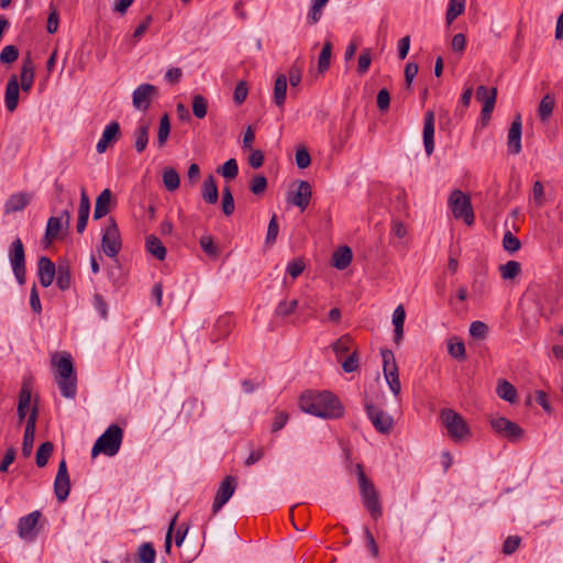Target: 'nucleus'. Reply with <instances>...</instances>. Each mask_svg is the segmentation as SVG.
I'll list each match as a JSON object with an SVG mask.
<instances>
[{
    "mask_svg": "<svg viewBox=\"0 0 563 563\" xmlns=\"http://www.w3.org/2000/svg\"><path fill=\"white\" fill-rule=\"evenodd\" d=\"M122 440L123 430L118 424L109 426L95 442L91 449L92 457H96L100 453L107 456L115 455L120 450Z\"/></svg>",
    "mask_w": 563,
    "mask_h": 563,
    "instance_id": "4",
    "label": "nucleus"
},
{
    "mask_svg": "<svg viewBox=\"0 0 563 563\" xmlns=\"http://www.w3.org/2000/svg\"><path fill=\"white\" fill-rule=\"evenodd\" d=\"M120 135V124L117 121L110 122L103 130L96 150L98 153H104L109 144L115 141Z\"/></svg>",
    "mask_w": 563,
    "mask_h": 563,
    "instance_id": "22",
    "label": "nucleus"
},
{
    "mask_svg": "<svg viewBox=\"0 0 563 563\" xmlns=\"http://www.w3.org/2000/svg\"><path fill=\"white\" fill-rule=\"evenodd\" d=\"M496 393L501 399L510 404H514L517 400V389L506 379L498 382Z\"/></svg>",
    "mask_w": 563,
    "mask_h": 563,
    "instance_id": "33",
    "label": "nucleus"
},
{
    "mask_svg": "<svg viewBox=\"0 0 563 563\" xmlns=\"http://www.w3.org/2000/svg\"><path fill=\"white\" fill-rule=\"evenodd\" d=\"M490 426L498 434L510 442L519 441L525 433L523 429L518 423L512 422L505 417L492 419Z\"/></svg>",
    "mask_w": 563,
    "mask_h": 563,
    "instance_id": "12",
    "label": "nucleus"
},
{
    "mask_svg": "<svg viewBox=\"0 0 563 563\" xmlns=\"http://www.w3.org/2000/svg\"><path fill=\"white\" fill-rule=\"evenodd\" d=\"M234 325L233 318L230 314L220 316L213 327L212 339L221 340L227 338Z\"/></svg>",
    "mask_w": 563,
    "mask_h": 563,
    "instance_id": "26",
    "label": "nucleus"
},
{
    "mask_svg": "<svg viewBox=\"0 0 563 563\" xmlns=\"http://www.w3.org/2000/svg\"><path fill=\"white\" fill-rule=\"evenodd\" d=\"M449 354L455 360L462 361L465 358V345L462 340L457 338H452L448 343Z\"/></svg>",
    "mask_w": 563,
    "mask_h": 563,
    "instance_id": "44",
    "label": "nucleus"
},
{
    "mask_svg": "<svg viewBox=\"0 0 563 563\" xmlns=\"http://www.w3.org/2000/svg\"><path fill=\"white\" fill-rule=\"evenodd\" d=\"M555 106V98L552 95H545L539 104L538 114L541 121L545 122L553 112Z\"/></svg>",
    "mask_w": 563,
    "mask_h": 563,
    "instance_id": "37",
    "label": "nucleus"
},
{
    "mask_svg": "<svg viewBox=\"0 0 563 563\" xmlns=\"http://www.w3.org/2000/svg\"><path fill=\"white\" fill-rule=\"evenodd\" d=\"M520 543H521L520 537L509 536L503 544V553L505 555H510V554L515 553L519 549Z\"/></svg>",
    "mask_w": 563,
    "mask_h": 563,
    "instance_id": "55",
    "label": "nucleus"
},
{
    "mask_svg": "<svg viewBox=\"0 0 563 563\" xmlns=\"http://www.w3.org/2000/svg\"><path fill=\"white\" fill-rule=\"evenodd\" d=\"M247 85L245 81H240L234 88L233 99L236 104H241L247 97Z\"/></svg>",
    "mask_w": 563,
    "mask_h": 563,
    "instance_id": "60",
    "label": "nucleus"
},
{
    "mask_svg": "<svg viewBox=\"0 0 563 563\" xmlns=\"http://www.w3.org/2000/svg\"><path fill=\"white\" fill-rule=\"evenodd\" d=\"M487 332L488 327L482 321H474L470 325V334L475 339H484Z\"/></svg>",
    "mask_w": 563,
    "mask_h": 563,
    "instance_id": "58",
    "label": "nucleus"
},
{
    "mask_svg": "<svg viewBox=\"0 0 563 563\" xmlns=\"http://www.w3.org/2000/svg\"><path fill=\"white\" fill-rule=\"evenodd\" d=\"M353 344V339L349 334H344L340 336L334 343H332V350L335 353L336 357H341L342 355L350 352Z\"/></svg>",
    "mask_w": 563,
    "mask_h": 563,
    "instance_id": "40",
    "label": "nucleus"
},
{
    "mask_svg": "<svg viewBox=\"0 0 563 563\" xmlns=\"http://www.w3.org/2000/svg\"><path fill=\"white\" fill-rule=\"evenodd\" d=\"M112 192L109 188L103 189L96 199L93 220L106 217L111 209Z\"/></svg>",
    "mask_w": 563,
    "mask_h": 563,
    "instance_id": "24",
    "label": "nucleus"
},
{
    "mask_svg": "<svg viewBox=\"0 0 563 563\" xmlns=\"http://www.w3.org/2000/svg\"><path fill=\"white\" fill-rule=\"evenodd\" d=\"M146 250L148 253H151L154 257H156L159 261H163L166 257V247L164 246L162 241L155 235H150L146 239Z\"/></svg>",
    "mask_w": 563,
    "mask_h": 563,
    "instance_id": "34",
    "label": "nucleus"
},
{
    "mask_svg": "<svg viewBox=\"0 0 563 563\" xmlns=\"http://www.w3.org/2000/svg\"><path fill=\"white\" fill-rule=\"evenodd\" d=\"M70 224V210L65 209L58 216L51 217L47 220L45 236L43 243L45 246H48L53 243L54 240H57L62 236L63 230H68Z\"/></svg>",
    "mask_w": 563,
    "mask_h": 563,
    "instance_id": "10",
    "label": "nucleus"
},
{
    "mask_svg": "<svg viewBox=\"0 0 563 563\" xmlns=\"http://www.w3.org/2000/svg\"><path fill=\"white\" fill-rule=\"evenodd\" d=\"M298 300L297 299H291V300H282L276 309H275V314L279 318H286V317H289L290 314H292L295 312V310L298 308Z\"/></svg>",
    "mask_w": 563,
    "mask_h": 563,
    "instance_id": "42",
    "label": "nucleus"
},
{
    "mask_svg": "<svg viewBox=\"0 0 563 563\" xmlns=\"http://www.w3.org/2000/svg\"><path fill=\"white\" fill-rule=\"evenodd\" d=\"M37 268L40 284L43 287L51 286L57 272L55 264L48 257L42 256L38 258Z\"/></svg>",
    "mask_w": 563,
    "mask_h": 563,
    "instance_id": "20",
    "label": "nucleus"
},
{
    "mask_svg": "<svg viewBox=\"0 0 563 563\" xmlns=\"http://www.w3.org/2000/svg\"><path fill=\"white\" fill-rule=\"evenodd\" d=\"M42 514L40 510H34L31 514L21 517L18 522L19 537L25 541H33L37 536L36 526Z\"/></svg>",
    "mask_w": 563,
    "mask_h": 563,
    "instance_id": "15",
    "label": "nucleus"
},
{
    "mask_svg": "<svg viewBox=\"0 0 563 563\" xmlns=\"http://www.w3.org/2000/svg\"><path fill=\"white\" fill-rule=\"evenodd\" d=\"M497 97L496 88H487L485 86H479L476 90V99L483 103V109L481 112V117L483 121H488L490 119L492 112L494 110Z\"/></svg>",
    "mask_w": 563,
    "mask_h": 563,
    "instance_id": "16",
    "label": "nucleus"
},
{
    "mask_svg": "<svg viewBox=\"0 0 563 563\" xmlns=\"http://www.w3.org/2000/svg\"><path fill=\"white\" fill-rule=\"evenodd\" d=\"M9 260L12 272L20 285L25 284V251L20 238H16L9 247Z\"/></svg>",
    "mask_w": 563,
    "mask_h": 563,
    "instance_id": "9",
    "label": "nucleus"
},
{
    "mask_svg": "<svg viewBox=\"0 0 563 563\" xmlns=\"http://www.w3.org/2000/svg\"><path fill=\"white\" fill-rule=\"evenodd\" d=\"M52 366L55 369V380L65 398L74 399L77 394V375L73 357L68 352H55L52 355Z\"/></svg>",
    "mask_w": 563,
    "mask_h": 563,
    "instance_id": "2",
    "label": "nucleus"
},
{
    "mask_svg": "<svg viewBox=\"0 0 563 563\" xmlns=\"http://www.w3.org/2000/svg\"><path fill=\"white\" fill-rule=\"evenodd\" d=\"M376 102L380 111L388 110L390 103V95L386 88H383L378 91Z\"/></svg>",
    "mask_w": 563,
    "mask_h": 563,
    "instance_id": "63",
    "label": "nucleus"
},
{
    "mask_svg": "<svg viewBox=\"0 0 563 563\" xmlns=\"http://www.w3.org/2000/svg\"><path fill=\"white\" fill-rule=\"evenodd\" d=\"M20 86L18 82V78L15 75H13L5 87V93H4V103L5 108L9 112L15 111L19 102V95H20Z\"/></svg>",
    "mask_w": 563,
    "mask_h": 563,
    "instance_id": "23",
    "label": "nucleus"
},
{
    "mask_svg": "<svg viewBox=\"0 0 563 563\" xmlns=\"http://www.w3.org/2000/svg\"><path fill=\"white\" fill-rule=\"evenodd\" d=\"M56 285L60 290H67L70 287V274L67 266L58 265L56 272Z\"/></svg>",
    "mask_w": 563,
    "mask_h": 563,
    "instance_id": "50",
    "label": "nucleus"
},
{
    "mask_svg": "<svg viewBox=\"0 0 563 563\" xmlns=\"http://www.w3.org/2000/svg\"><path fill=\"white\" fill-rule=\"evenodd\" d=\"M383 357V372L385 379L395 396H398L401 390V384L399 380L398 366L390 350H382Z\"/></svg>",
    "mask_w": 563,
    "mask_h": 563,
    "instance_id": "11",
    "label": "nucleus"
},
{
    "mask_svg": "<svg viewBox=\"0 0 563 563\" xmlns=\"http://www.w3.org/2000/svg\"><path fill=\"white\" fill-rule=\"evenodd\" d=\"M287 93V76L284 74L277 75L274 84L273 100L275 104L282 108L286 100Z\"/></svg>",
    "mask_w": 563,
    "mask_h": 563,
    "instance_id": "28",
    "label": "nucleus"
},
{
    "mask_svg": "<svg viewBox=\"0 0 563 563\" xmlns=\"http://www.w3.org/2000/svg\"><path fill=\"white\" fill-rule=\"evenodd\" d=\"M449 437L456 443L471 437V429L464 418L453 409L445 408L440 413Z\"/></svg>",
    "mask_w": 563,
    "mask_h": 563,
    "instance_id": "5",
    "label": "nucleus"
},
{
    "mask_svg": "<svg viewBox=\"0 0 563 563\" xmlns=\"http://www.w3.org/2000/svg\"><path fill=\"white\" fill-rule=\"evenodd\" d=\"M305 269V262L301 258H295L288 263L286 267L287 274L290 275L291 278L299 277Z\"/></svg>",
    "mask_w": 563,
    "mask_h": 563,
    "instance_id": "57",
    "label": "nucleus"
},
{
    "mask_svg": "<svg viewBox=\"0 0 563 563\" xmlns=\"http://www.w3.org/2000/svg\"><path fill=\"white\" fill-rule=\"evenodd\" d=\"M158 95V89L152 84H142L132 93V103L136 110L146 111L152 99Z\"/></svg>",
    "mask_w": 563,
    "mask_h": 563,
    "instance_id": "14",
    "label": "nucleus"
},
{
    "mask_svg": "<svg viewBox=\"0 0 563 563\" xmlns=\"http://www.w3.org/2000/svg\"><path fill=\"white\" fill-rule=\"evenodd\" d=\"M217 172L227 179H234L239 173L238 162L234 158H230Z\"/></svg>",
    "mask_w": 563,
    "mask_h": 563,
    "instance_id": "49",
    "label": "nucleus"
},
{
    "mask_svg": "<svg viewBox=\"0 0 563 563\" xmlns=\"http://www.w3.org/2000/svg\"><path fill=\"white\" fill-rule=\"evenodd\" d=\"M163 183L168 191H175L180 185V177L173 167H166L163 170Z\"/></svg>",
    "mask_w": 563,
    "mask_h": 563,
    "instance_id": "36",
    "label": "nucleus"
},
{
    "mask_svg": "<svg viewBox=\"0 0 563 563\" xmlns=\"http://www.w3.org/2000/svg\"><path fill=\"white\" fill-rule=\"evenodd\" d=\"M503 246L509 253H515L520 250L521 242L510 231H507L503 238Z\"/></svg>",
    "mask_w": 563,
    "mask_h": 563,
    "instance_id": "51",
    "label": "nucleus"
},
{
    "mask_svg": "<svg viewBox=\"0 0 563 563\" xmlns=\"http://www.w3.org/2000/svg\"><path fill=\"white\" fill-rule=\"evenodd\" d=\"M302 411L323 419H336L343 416L344 408L340 399L330 391H306L299 398Z\"/></svg>",
    "mask_w": 563,
    "mask_h": 563,
    "instance_id": "1",
    "label": "nucleus"
},
{
    "mask_svg": "<svg viewBox=\"0 0 563 563\" xmlns=\"http://www.w3.org/2000/svg\"><path fill=\"white\" fill-rule=\"evenodd\" d=\"M521 115L517 114L514 121L511 122L510 129L508 131L507 146L510 154L517 155L521 152Z\"/></svg>",
    "mask_w": 563,
    "mask_h": 563,
    "instance_id": "18",
    "label": "nucleus"
},
{
    "mask_svg": "<svg viewBox=\"0 0 563 563\" xmlns=\"http://www.w3.org/2000/svg\"><path fill=\"white\" fill-rule=\"evenodd\" d=\"M54 492L59 503H64L70 492V479L69 477H55Z\"/></svg>",
    "mask_w": 563,
    "mask_h": 563,
    "instance_id": "35",
    "label": "nucleus"
},
{
    "mask_svg": "<svg viewBox=\"0 0 563 563\" xmlns=\"http://www.w3.org/2000/svg\"><path fill=\"white\" fill-rule=\"evenodd\" d=\"M170 133V121L167 113H165L159 120V126L157 131V145L164 147Z\"/></svg>",
    "mask_w": 563,
    "mask_h": 563,
    "instance_id": "39",
    "label": "nucleus"
},
{
    "mask_svg": "<svg viewBox=\"0 0 563 563\" xmlns=\"http://www.w3.org/2000/svg\"><path fill=\"white\" fill-rule=\"evenodd\" d=\"M328 1L329 0H312L311 8L307 15V20L310 25L320 21L322 15V8L327 4Z\"/></svg>",
    "mask_w": 563,
    "mask_h": 563,
    "instance_id": "47",
    "label": "nucleus"
},
{
    "mask_svg": "<svg viewBox=\"0 0 563 563\" xmlns=\"http://www.w3.org/2000/svg\"><path fill=\"white\" fill-rule=\"evenodd\" d=\"M287 80L291 87H297L301 81V67L294 64L288 71Z\"/></svg>",
    "mask_w": 563,
    "mask_h": 563,
    "instance_id": "64",
    "label": "nucleus"
},
{
    "mask_svg": "<svg viewBox=\"0 0 563 563\" xmlns=\"http://www.w3.org/2000/svg\"><path fill=\"white\" fill-rule=\"evenodd\" d=\"M151 123L145 120L139 122L137 129L134 131V148L137 153H143L148 144Z\"/></svg>",
    "mask_w": 563,
    "mask_h": 563,
    "instance_id": "25",
    "label": "nucleus"
},
{
    "mask_svg": "<svg viewBox=\"0 0 563 563\" xmlns=\"http://www.w3.org/2000/svg\"><path fill=\"white\" fill-rule=\"evenodd\" d=\"M356 475L358 479V488L362 501L366 510L371 514L373 519H378L383 515V509L379 500V494L374 486L373 482L364 473L361 464L356 465Z\"/></svg>",
    "mask_w": 563,
    "mask_h": 563,
    "instance_id": "3",
    "label": "nucleus"
},
{
    "mask_svg": "<svg viewBox=\"0 0 563 563\" xmlns=\"http://www.w3.org/2000/svg\"><path fill=\"white\" fill-rule=\"evenodd\" d=\"M31 397V388L27 384L24 383L19 393V402L16 409V415L20 422H22L26 417V410L30 407Z\"/></svg>",
    "mask_w": 563,
    "mask_h": 563,
    "instance_id": "29",
    "label": "nucleus"
},
{
    "mask_svg": "<svg viewBox=\"0 0 563 563\" xmlns=\"http://www.w3.org/2000/svg\"><path fill=\"white\" fill-rule=\"evenodd\" d=\"M19 57V49L14 45H7L0 53V62L2 64H12Z\"/></svg>",
    "mask_w": 563,
    "mask_h": 563,
    "instance_id": "53",
    "label": "nucleus"
},
{
    "mask_svg": "<svg viewBox=\"0 0 563 563\" xmlns=\"http://www.w3.org/2000/svg\"><path fill=\"white\" fill-rule=\"evenodd\" d=\"M449 207L455 219H462L467 225L474 223L471 198L460 189H454L449 197Z\"/></svg>",
    "mask_w": 563,
    "mask_h": 563,
    "instance_id": "6",
    "label": "nucleus"
},
{
    "mask_svg": "<svg viewBox=\"0 0 563 563\" xmlns=\"http://www.w3.org/2000/svg\"><path fill=\"white\" fill-rule=\"evenodd\" d=\"M192 112L198 119H203L207 115L208 101L203 96L196 95L192 97Z\"/></svg>",
    "mask_w": 563,
    "mask_h": 563,
    "instance_id": "48",
    "label": "nucleus"
},
{
    "mask_svg": "<svg viewBox=\"0 0 563 563\" xmlns=\"http://www.w3.org/2000/svg\"><path fill=\"white\" fill-rule=\"evenodd\" d=\"M311 186L306 180H300L297 191L288 199L290 203L297 206L303 211L310 202Z\"/></svg>",
    "mask_w": 563,
    "mask_h": 563,
    "instance_id": "21",
    "label": "nucleus"
},
{
    "mask_svg": "<svg viewBox=\"0 0 563 563\" xmlns=\"http://www.w3.org/2000/svg\"><path fill=\"white\" fill-rule=\"evenodd\" d=\"M418 74V65L415 63H408L405 67V80L406 88L411 89L412 81Z\"/></svg>",
    "mask_w": 563,
    "mask_h": 563,
    "instance_id": "62",
    "label": "nucleus"
},
{
    "mask_svg": "<svg viewBox=\"0 0 563 563\" xmlns=\"http://www.w3.org/2000/svg\"><path fill=\"white\" fill-rule=\"evenodd\" d=\"M364 407L368 419L374 428L383 434H388L393 430L394 419L390 415L386 413L382 408L374 406V404L365 397Z\"/></svg>",
    "mask_w": 563,
    "mask_h": 563,
    "instance_id": "8",
    "label": "nucleus"
},
{
    "mask_svg": "<svg viewBox=\"0 0 563 563\" xmlns=\"http://www.w3.org/2000/svg\"><path fill=\"white\" fill-rule=\"evenodd\" d=\"M466 0H449L445 20L451 24L465 10Z\"/></svg>",
    "mask_w": 563,
    "mask_h": 563,
    "instance_id": "38",
    "label": "nucleus"
},
{
    "mask_svg": "<svg viewBox=\"0 0 563 563\" xmlns=\"http://www.w3.org/2000/svg\"><path fill=\"white\" fill-rule=\"evenodd\" d=\"M266 188H267V179L265 176L256 175L253 177L251 185H250V190L254 195H262L266 190Z\"/></svg>",
    "mask_w": 563,
    "mask_h": 563,
    "instance_id": "56",
    "label": "nucleus"
},
{
    "mask_svg": "<svg viewBox=\"0 0 563 563\" xmlns=\"http://www.w3.org/2000/svg\"><path fill=\"white\" fill-rule=\"evenodd\" d=\"M137 558L140 563H154L156 551L152 543L144 542L137 549Z\"/></svg>",
    "mask_w": 563,
    "mask_h": 563,
    "instance_id": "41",
    "label": "nucleus"
},
{
    "mask_svg": "<svg viewBox=\"0 0 563 563\" xmlns=\"http://www.w3.org/2000/svg\"><path fill=\"white\" fill-rule=\"evenodd\" d=\"M501 277L504 279H514L521 272V264L517 261H508L506 264L499 267Z\"/></svg>",
    "mask_w": 563,
    "mask_h": 563,
    "instance_id": "45",
    "label": "nucleus"
},
{
    "mask_svg": "<svg viewBox=\"0 0 563 563\" xmlns=\"http://www.w3.org/2000/svg\"><path fill=\"white\" fill-rule=\"evenodd\" d=\"M357 367H358V356H357L356 351H353V353L342 362V368L345 373H352V372L356 371Z\"/></svg>",
    "mask_w": 563,
    "mask_h": 563,
    "instance_id": "61",
    "label": "nucleus"
},
{
    "mask_svg": "<svg viewBox=\"0 0 563 563\" xmlns=\"http://www.w3.org/2000/svg\"><path fill=\"white\" fill-rule=\"evenodd\" d=\"M37 416H38V409L36 406H34L27 417L24 435H23L22 454L24 456H30V454L32 453Z\"/></svg>",
    "mask_w": 563,
    "mask_h": 563,
    "instance_id": "17",
    "label": "nucleus"
},
{
    "mask_svg": "<svg viewBox=\"0 0 563 563\" xmlns=\"http://www.w3.org/2000/svg\"><path fill=\"white\" fill-rule=\"evenodd\" d=\"M295 159L297 167L300 169L307 168L311 163L310 154L306 147L297 150Z\"/></svg>",
    "mask_w": 563,
    "mask_h": 563,
    "instance_id": "59",
    "label": "nucleus"
},
{
    "mask_svg": "<svg viewBox=\"0 0 563 563\" xmlns=\"http://www.w3.org/2000/svg\"><path fill=\"white\" fill-rule=\"evenodd\" d=\"M34 81V65L30 57L23 60L21 68V88L23 91H29Z\"/></svg>",
    "mask_w": 563,
    "mask_h": 563,
    "instance_id": "32",
    "label": "nucleus"
},
{
    "mask_svg": "<svg viewBox=\"0 0 563 563\" xmlns=\"http://www.w3.org/2000/svg\"><path fill=\"white\" fill-rule=\"evenodd\" d=\"M331 54H332V44L331 42L327 41L319 55L318 59V69L320 73L325 71L330 66L331 60Z\"/></svg>",
    "mask_w": 563,
    "mask_h": 563,
    "instance_id": "46",
    "label": "nucleus"
},
{
    "mask_svg": "<svg viewBox=\"0 0 563 563\" xmlns=\"http://www.w3.org/2000/svg\"><path fill=\"white\" fill-rule=\"evenodd\" d=\"M30 202L26 194L20 192L9 197L4 205V212L12 213L23 210Z\"/></svg>",
    "mask_w": 563,
    "mask_h": 563,
    "instance_id": "31",
    "label": "nucleus"
},
{
    "mask_svg": "<svg viewBox=\"0 0 563 563\" xmlns=\"http://www.w3.org/2000/svg\"><path fill=\"white\" fill-rule=\"evenodd\" d=\"M101 247L103 253L111 258L115 257L121 251V235L113 218H109L108 224L102 230Z\"/></svg>",
    "mask_w": 563,
    "mask_h": 563,
    "instance_id": "7",
    "label": "nucleus"
},
{
    "mask_svg": "<svg viewBox=\"0 0 563 563\" xmlns=\"http://www.w3.org/2000/svg\"><path fill=\"white\" fill-rule=\"evenodd\" d=\"M201 196H202V199L209 205H214L218 201V199H219L218 187L216 184V179L212 175H209L203 180V184L201 187Z\"/></svg>",
    "mask_w": 563,
    "mask_h": 563,
    "instance_id": "27",
    "label": "nucleus"
},
{
    "mask_svg": "<svg viewBox=\"0 0 563 563\" xmlns=\"http://www.w3.org/2000/svg\"><path fill=\"white\" fill-rule=\"evenodd\" d=\"M352 258V250L349 246H341L332 255V265L342 271L351 264Z\"/></svg>",
    "mask_w": 563,
    "mask_h": 563,
    "instance_id": "30",
    "label": "nucleus"
},
{
    "mask_svg": "<svg viewBox=\"0 0 563 563\" xmlns=\"http://www.w3.org/2000/svg\"><path fill=\"white\" fill-rule=\"evenodd\" d=\"M434 111L428 110L424 114L423 122V144L427 155H431L434 151Z\"/></svg>",
    "mask_w": 563,
    "mask_h": 563,
    "instance_id": "19",
    "label": "nucleus"
},
{
    "mask_svg": "<svg viewBox=\"0 0 563 563\" xmlns=\"http://www.w3.org/2000/svg\"><path fill=\"white\" fill-rule=\"evenodd\" d=\"M53 450L54 445L49 441H46L38 446L36 452V465L38 467H44L47 464L48 459L53 453Z\"/></svg>",
    "mask_w": 563,
    "mask_h": 563,
    "instance_id": "43",
    "label": "nucleus"
},
{
    "mask_svg": "<svg viewBox=\"0 0 563 563\" xmlns=\"http://www.w3.org/2000/svg\"><path fill=\"white\" fill-rule=\"evenodd\" d=\"M236 485L238 482L234 476L228 475L223 478L214 496L212 514L216 515L219 512L221 508L229 501L236 489Z\"/></svg>",
    "mask_w": 563,
    "mask_h": 563,
    "instance_id": "13",
    "label": "nucleus"
},
{
    "mask_svg": "<svg viewBox=\"0 0 563 563\" xmlns=\"http://www.w3.org/2000/svg\"><path fill=\"white\" fill-rule=\"evenodd\" d=\"M278 232H279V225L277 222V216L273 214V217L271 218L269 223H268L265 243L267 245H273L276 242Z\"/></svg>",
    "mask_w": 563,
    "mask_h": 563,
    "instance_id": "54",
    "label": "nucleus"
},
{
    "mask_svg": "<svg viewBox=\"0 0 563 563\" xmlns=\"http://www.w3.org/2000/svg\"><path fill=\"white\" fill-rule=\"evenodd\" d=\"M371 63H372L371 49L369 48H364L361 52L360 56H358L357 73L360 75L366 74L368 71V69H369Z\"/></svg>",
    "mask_w": 563,
    "mask_h": 563,
    "instance_id": "52",
    "label": "nucleus"
}]
</instances>
